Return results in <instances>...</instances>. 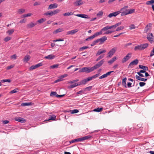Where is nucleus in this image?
I'll list each match as a JSON object with an SVG mask.
<instances>
[{
    "label": "nucleus",
    "instance_id": "obj_1",
    "mask_svg": "<svg viewBox=\"0 0 154 154\" xmlns=\"http://www.w3.org/2000/svg\"><path fill=\"white\" fill-rule=\"evenodd\" d=\"M148 45L147 43L141 44L139 45L135 46L134 48L135 51L141 50H144L146 48Z\"/></svg>",
    "mask_w": 154,
    "mask_h": 154
},
{
    "label": "nucleus",
    "instance_id": "obj_2",
    "mask_svg": "<svg viewBox=\"0 0 154 154\" xmlns=\"http://www.w3.org/2000/svg\"><path fill=\"white\" fill-rule=\"evenodd\" d=\"M94 70L93 67L89 68L88 67H86L81 69L79 72H85L87 73H88Z\"/></svg>",
    "mask_w": 154,
    "mask_h": 154
},
{
    "label": "nucleus",
    "instance_id": "obj_3",
    "mask_svg": "<svg viewBox=\"0 0 154 154\" xmlns=\"http://www.w3.org/2000/svg\"><path fill=\"white\" fill-rule=\"evenodd\" d=\"M132 54L131 53H128L127 55L125 56L122 60V63H124L127 60H129L131 57V55Z\"/></svg>",
    "mask_w": 154,
    "mask_h": 154
},
{
    "label": "nucleus",
    "instance_id": "obj_4",
    "mask_svg": "<svg viewBox=\"0 0 154 154\" xmlns=\"http://www.w3.org/2000/svg\"><path fill=\"white\" fill-rule=\"evenodd\" d=\"M104 59H103L100 62H98L94 66L92 67L94 70L95 69L100 67L104 63Z\"/></svg>",
    "mask_w": 154,
    "mask_h": 154
},
{
    "label": "nucleus",
    "instance_id": "obj_5",
    "mask_svg": "<svg viewBox=\"0 0 154 154\" xmlns=\"http://www.w3.org/2000/svg\"><path fill=\"white\" fill-rule=\"evenodd\" d=\"M116 50V49L114 48H113L108 53V56L110 57L115 53Z\"/></svg>",
    "mask_w": 154,
    "mask_h": 154
},
{
    "label": "nucleus",
    "instance_id": "obj_6",
    "mask_svg": "<svg viewBox=\"0 0 154 154\" xmlns=\"http://www.w3.org/2000/svg\"><path fill=\"white\" fill-rule=\"evenodd\" d=\"M153 35L152 33H149L147 35V38L148 40L151 42H152L153 41Z\"/></svg>",
    "mask_w": 154,
    "mask_h": 154
},
{
    "label": "nucleus",
    "instance_id": "obj_7",
    "mask_svg": "<svg viewBox=\"0 0 154 154\" xmlns=\"http://www.w3.org/2000/svg\"><path fill=\"white\" fill-rule=\"evenodd\" d=\"M113 72V71H111L108 72L106 73L103 75L101 76H100L99 78L100 79H101L107 77L108 75H109L111 73Z\"/></svg>",
    "mask_w": 154,
    "mask_h": 154
},
{
    "label": "nucleus",
    "instance_id": "obj_8",
    "mask_svg": "<svg viewBox=\"0 0 154 154\" xmlns=\"http://www.w3.org/2000/svg\"><path fill=\"white\" fill-rule=\"evenodd\" d=\"M58 6L57 4L56 3H54L50 5L48 8V9H52L56 8Z\"/></svg>",
    "mask_w": 154,
    "mask_h": 154
},
{
    "label": "nucleus",
    "instance_id": "obj_9",
    "mask_svg": "<svg viewBox=\"0 0 154 154\" xmlns=\"http://www.w3.org/2000/svg\"><path fill=\"white\" fill-rule=\"evenodd\" d=\"M82 1V0H76V1L74 2L73 4L75 6L80 5L83 4Z\"/></svg>",
    "mask_w": 154,
    "mask_h": 154
},
{
    "label": "nucleus",
    "instance_id": "obj_10",
    "mask_svg": "<svg viewBox=\"0 0 154 154\" xmlns=\"http://www.w3.org/2000/svg\"><path fill=\"white\" fill-rule=\"evenodd\" d=\"M138 62V60L137 59L134 60L132 61L129 64V66H131H131L134 65H137Z\"/></svg>",
    "mask_w": 154,
    "mask_h": 154
},
{
    "label": "nucleus",
    "instance_id": "obj_11",
    "mask_svg": "<svg viewBox=\"0 0 154 154\" xmlns=\"http://www.w3.org/2000/svg\"><path fill=\"white\" fill-rule=\"evenodd\" d=\"M78 30L77 29H75L74 30H72L69 31H68L67 32V35H73L77 32L78 31Z\"/></svg>",
    "mask_w": 154,
    "mask_h": 154
},
{
    "label": "nucleus",
    "instance_id": "obj_12",
    "mask_svg": "<svg viewBox=\"0 0 154 154\" xmlns=\"http://www.w3.org/2000/svg\"><path fill=\"white\" fill-rule=\"evenodd\" d=\"M98 39L99 40V42L100 41V45L102 44L103 42L106 41L107 39V38L106 36H104Z\"/></svg>",
    "mask_w": 154,
    "mask_h": 154
},
{
    "label": "nucleus",
    "instance_id": "obj_13",
    "mask_svg": "<svg viewBox=\"0 0 154 154\" xmlns=\"http://www.w3.org/2000/svg\"><path fill=\"white\" fill-rule=\"evenodd\" d=\"M135 77L136 79L140 81L146 82L147 80V79H145L141 78V77H140L139 76L137 75H136L135 76Z\"/></svg>",
    "mask_w": 154,
    "mask_h": 154
},
{
    "label": "nucleus",
    "instance_id": "obj_14",
    "mask_svg": "<svg viewBox=\"0 0 154 154\" xmlns=\"http://www.w3.org/2000/svg\"><path fill=\"white\" fill-rule=\"evenodd\" d=\"M15 120L16 121L21 123H24L26 122L25 119L21 117H19L16 119Z\"/></svg>",
    "mask_w": 154,
    "mask_h": 154
},
{
    "label": "nucleus",
    "instance_id": "obj_15",
    "mask_svg": "<svg viewBox=\"0 0 154 154\" xmlns=\"http://www.w3.org/2000/svg\"><path fill=\"white\" fill-rule=\"evenodd\" d=\"M106 50H102V49H100L99 50L97 53L96 54V56H97L100 55L101 54L103 53H104L106 52Z\"/></svg>",
    "mask_w": 154,
    "mask_h": 154
},
{
    "label": "nucleus",
    "instance_id": "obj_16",
    "mask_svg": "<svg viewBox=\"0 0 154 154\" xmlns=\"http://www.w3.org/2000/svg\"><path fill=\"white\" fill-rule=\"evenodd\" d=\"M128 7L127 6H125L123 8H122L121 9V11H124V12L125 13H127V15L129 14H128V10H127V8H128Z\"/></svg>",
    "mask_w": 154,
    "mask_h": 154
},
{
    "label": "nucleus",
    "instance_id": "obj_17",
    "mask_svg": "<svg viewBox=\"0 0 154 154\" xmlns=\"http://www.w3.org/2000/svg\"><path fill=\"white\" fill-rule=\"evenodd\" d=\"M55 57V55L52 54H50L45 57V58L47 59L51 60L54 59Z\"/></svg>",
    "mask_w": 154,
    "mask_h": 154
},
{
    "label": "nucleus",
    "instance_id": "obj_18",
    "mask_svg": "<svg viewBox=\"0 0 154 154\" xmlns=\"http://www.w3.org/2000/svg\"><path fill=\"white\" fill-rule=\"evenodd\" d=\"M88 82L87 79H86L81 81L79 83L80 85H85Z\"/></svg>",
    "mask_w": 154,
    "mask_h": 154
},
{
    "label": "nucleus",
    "instance_id": "obj_19",
    "mask_svg": "<svg viewBox=\"0 0 154 154\" xmlns=\"http://www.w3.org/2000/svg\"><path fill=\"white\" fill-rule=\"evenodd\" d=\"M112 28V26H107L101 29V31L102 32L103 31H106Z\"/></svg>",
    "mask_w": 154,
    "mask_h": 154
},
{
    "label": "nucleus",
    "instance_id": "obj_20",
    "mask_svg": "<svg viewBox=\"0 0 154 154\" xmlns=\"http://www.w3.org/2000/svg\"><path fill=\"white\" fill-rule=\"evenodd\" d=\"M139 68L144 70L147 71L148 70V68L146 66L139 65Z\"/></svg>",
    "mask_w": 154,
    "mask_h": 154
},
{
    "label": "nucleus",
    "instance_id": "obj_21",
    "mask_svg": "<svg viewBox=\"0 0 154 154\" xmlns=\"http://www.w3.org/2000/svg\"><path fill=\"white\" fill-rule=\"evenodd\" d=\"M126 81H127V78L125 77V78L123 79H122V84L124 86L125 88L127 87L126 85Z\"/></svg>",
    "mask_w": 154,
    "mask_h": 154
},
{
    "label": "nucleus",
    "instance_id": "obj_22",
    "mask_svg": "<svg viewBox=\"0 0 154 154\" xmlns=\"http://www.w3.org/2000/svg\"><path fill=\"white\" fill-rule=\"evenodd\" d=\"M116 59L117 58L116 57H113L110 60L108 61V62L110 64H112L114 61L116 60Z\"/></svg>",
    "mask_w": 154,
    "mask_h": 154
},
{
    "label": "nucleus",
    "instance_id": "obj_23",
    "mask_svg": "<svg viewBox=\"0 0 154 154\" xmlns=\"http://www.w3.org/2000/svg\"><path fill=\"white\" fill-rule=\"evenodd\" d=\"M44 15L45 16H48L49 15L50 16H53L52 11H48L44 14Z\"/></svg>",
    "mask_w": 154,
    "mask_h": 154
},
{
    "label": "nucleus",
    "instance_id": "obj_24",
    "mask_svg": "<svg viewBox=\"0 0 154 154\" xmlns=\"http://www.w3.org/2000/svg\"><path fill=\"white\" fill-rule=\"evenodd\" d=\"M30 59V57L28 55H27L25 56L23 59L24 62H27Z\"/></svg>",
    "mask_w": 154,
    "mask_h": 154
},
{
    "label": "nucleus",
    "instance_id": "obj_25",
    "mask_svg": "<svg viewBox=\"0 0 154 154\" xmlns=\"http://www.w3.org/2000/svg\"><path fill=\"white\" fill-rule=\"evenodd\" d=\"M79 85H80L79 82L78 83H75L73 84L72 85H70L69 87L71 88H72Z\"/></svg>",
    "mask_w": 154,
    "mask_h": 154
},
{
    "label": "nucleus",
    "instance_id": "obj_26",
    "mask_svg": "<svg viewBox=\"0 0 154 154\" xmlns=\"http://www.w3.org/2000/svg\"><path fill=\"white\" fill-rule=\"evenodd\" d=\"M25 10L24 9H19L17 11V14H21L24 12Z\"/></svg>",
    "mask_w": 154,
    "mask_h": 154
},
{
    "label": "nucleus",
    "instance_id": "obj_27",
    "mask_svg": "<svg viewBox=\"0 0 154 154\" xmlns=\"http://www.w3.org/2000/svg\"><path fill=\"white\" fill-rule=\"evenodd\" d=\"M103 108L102 107L100 108L98 107L97 108L94 109L93 111L94 112H99L103 110Z\"/></svg>",
    "mask_w": 154,
    "mask_h": 154
},
{
    "label": "nucleus",
    "instance_id": "obj_28",
    "mask_svg": "<svg viewBox=\"0 0 154 154\" xmlns=\"http://www.w3.org/2000/svg\"><path fill=\"white\" fill-rule=\"evenodd\" d=\"M91 136L90 135H88L86 136H85L83 137H82V141L88 139L90 138H91Z\"/></svg>",
    "mask_w": 154,
    "mask_h": 154
},
{
    "label": "nucleus",
    "instance_id": "obj_29",
    "mask_svg": "<svg viewBox=\"0 0 154 154\" xmlns=\"http://www.w3.org/2000/svg\"><path fill=\"white\" fill-rule=\"evenodd\" d=\"M121 24V22H119L117 23L115 25L112 26V28H114L115 29L116 28L117 26H119Z\"/></svg>",
    "mask_w": 154,
    "mask_h": 154
},
{
    "label": "nucleus",
    "instance_id": "obj_30",
    "mask_svg": "<svg viewBox=\"0 0 154 154\" xmlns=\"http://www.w3.org/2000/svg\"><path fill=\"white\" fill-rule=\"evenodd\" d=\"M56 118V116H55L54 115H53L52 116H51L50 117V118H49L48 120H45V121H48L50 120H55Z\"/></svg>",
    "mask_w": 154,
    "mask_h": 154
},
{
    "label": "nucleus",
    "instance_id": "obj_31",
    "mask_svg": "<svg viewBox=\"0 0 154 154\" xmlns=\"http://www.w3.org/2000/svg\"><path fill=\"white\" fill-rule=\"evenodd\" d=\"M92 86H89L87 87H86L85 88H84V91L85 92L86 91H90L92 88Z\"/></svg>",
    "mask_w": 154,
    "mask_h": 154
},
{
    "label": "nucleus",
    "instance_id": "obj_32",
    "mask_svg": "<svg viewBox=\"0 0 154 154\" xmlns=\"http://www.w3.org/2000/svg\"><path fill=\"white\" fill-rule=\"evenodd\" d=\"M14 31V29H12L8 31L6 33H8L9 35H11Z\"/></svg>",
    "mask_w": 154,
    "mask_h": 154
},
{
    "label": "nucleus",
    "instance_id": "obj_33",
    "mask_svg": "<svg viewBox=\"0 0 154 154\" xmlns=\"http://www.w3.org/2000/svg\"><path fill=\"white\" fill-rule=\"evenodd\" d=\"M103 12L102 11H99L98 12V13L97 14V17H100L102 16L103 15Z\"/></svg>",
    "mask_w": 154,
    "mask_h": 154
},
{
    "label": "nucleus",
    "instance_id": "obj_34",
    "mask_svg": "<svg viewBox=\"0 0 154 154\" xmlns=\"http://www.w3.org/2000/svg\"><path fill=\"white\" fill-rule=\"evenodd\" d=\"M63 30V29L62 28H59L57 29H56V30L54 31V33H57L59 32H61Z\"/></svg>",
    "mask_w": 154,
    "mask_h": 154
},
{
    "label": "nucleus",
    "instance_id": "obj_35",
    "mask_svg": "<svg viewBox=\"0 0 154 154\" xmlns=\"http://www.w3.org/2000/svg\"><path fill=\"white\" fill-rule=\"evenodd\" d=\"M73 14V13L72 12H67L66 13L63 14V15L65 16H69L70 15H72Z\"/></svg>",
    "mask_w": 154,
    "mask_h": 154
},
{
    "label": "nucleus",
    "instance_id": "obj_36",
    "mask_svg": "<svg viewBox=\"0 0 154 154\" xmlns=\"http://www.w3.org/2000/svg\"><path fill=\"white\" fill-rule=\"evenodd\" d=\"M31 104V103H22L21 104V106H28Z\"/></svg>",
    "mask_w": 154,
    "mask_h": 154
},
{
    "label": "nucleus",
    "instance_id": "obj_37",
    "mask_svg": "<svg viewBox=\"0 0 154 154\" xmlns=\"http://www.w3.org/2000/svg\"><path fill=\"white\" fill-rule=\"evenodd\" d=\"M11 82V80L10 79H3L1 80V82L4 83L5 82Z\"/></svg>",
    "mask_w": 154,
    "mask_h": 154
},
{
    "label": "nucleus",
    "instance_id": "obj_38",
    "mask_svg": "<svg viewBox=\"0 0 154 154\" xmlns=\"http://www.w3.org/2000/svg\"><path fill=\"white\" fill-rule=\"evenodd\" d=\"M81 17L86 19H88L90 18V17H89L88 16L85 14H82Z\"/></svg>",
    "mask_w": 154,
    "mask_h": 154
},
{
    "label": "nucleus",
    "instance_id": "obj_39",
    "mask_svg": "<svg viewBox=\"0 0 154 154\" xmlns=\"http://www.w3.org/2000/svg\"><path fill=\"white\" fill-rule=\"evenodd\" d=\"M60 11V10L59 9H56L55 10L52 11L53 15L56 14L58 13Z\"/></svg>",
    "mask_w": 154,
    "mask_h": 154
},
{
    "label": "nucleus",
    "instance_id": "obj_40",
    "mask_svg": "<svg viewBox=\"0 0 154 154\" xmlns=\"http://www.w3.org/2000/svg\"><path fill=\"white\" fill-rule=\"evenodd\" d=\"M59 66L58 64H55L50 66V68L54 69L57 68Z\"/></svg>",
    "mask_w": 154,
    "mask_h": 154
},
{
    "label": "nucleus",
    "instance_id": "obj_41",
    "mask_svg": "<svg viewBox=\"0 0 154 154\" xmlns=\"http://www.w3.org/2000/svg\"><path fill=\"white\" fill-rule=\"evenodd\" d=\"M99 42V40L97 39V40L93 41L91 45V46H93L95 45L97 43Z\"/></svg>",
    "mask_w": 154,
    "mask_h": 154
},
{
    "label": "nucleus",
    "instance_id": "obj_42",
    "mask_svg": "<svg viewBox=\"0 0 154 154\" xmlns=\"http://www.w3.org/2000/svg\"><path fill=\"white\" fill-rule=\"evenodd\" d=\"M36 24V23H31L28 25V27L30 28H32L34 26H35Z\"/></svg>",
    "mask_w": 154,
    "mask_h": 154
},
{
    "label": "nucleus",
    "instance_id": "obj_43",
    "mask_svg": "<svg viewBox=\"0 0 154 154\" xmlns=\"http://www.w3.org/2000/svg\"><path fill=\"white\" fill-rule=\"evenodd\" d=\"M45 20L46 19H44L42 18L38 20L37 21L38 23H41L43 22L44 21H45Z\"/></svg>",
    "mask_w": 154,
    "mask_h": 154
},
{
    "label": "nucleus",
    "instance_id": "obj_44",
    "mask_svg": "<svg viewBox=\"0 0 154 154\" xmlns=\"http://www.w3.org/2000/svg\"><path fill=\"white\" fill-rule=\"evenodd\" d=\"M75 142H82V137L77 138L75 139Z\"/></svg>",
    "mask_w": 154,
    "mask_h": 154
},
{
    "label": "nucleus",
    "instance_id": "obj_45",
    "mask_svg": "<svg viewBox=\"0 0 154 154\" xmlns=\"http://www.w3.org/2000/svg\"><path fill=\"white\" fill-rule=\"evenodd\" d=\"M71 113L72 114L76 113H78L79 111L77 109H75L70 111Z\"/></svg>",
    "mask_w": 154,
    "mask_h": 154
},
{
    "label": "nucleus",
    "instance_id": "obj_46",
    "mask_svg": "<svg viewBox=\"0 0 154 154\" xmlns=\"http://www.w3.org/2000/svg\"><path fill=\"white\" fill-rule=\"evenodd\" d=\"M32 14L31 13H29L28 14H25L23 15V17H28L32 15Z\"/></svg>",
    "mask_w": 154,
    "mask_h": 154
},
{
    "label": "nucleus",
    "instance_id": "obj_47",
    "mask_svg": "<svg viewBox=\"0 0 154 154\" xmlns=\"http://www.w3.org/2000/svg\"><path fill=\"white\" fill-rule=\"evenodd\" d=\"M128 14H131L132 13H133L135 11V9H128Z\"/></svg>",
    "mask_w": 154,
    "mask_h": 154
},
{
    "label": "nucleus",
    "instance_id": "obj_48",
    "mask_svg": "<svg viewBox=\"0 0 154 154\" xmlns=\"http://www.w3.org/2000/svg\"><path fill=\"white\" fill-rule=\"evenodd\" d=\"M102 33V32L101 31V30L100 32H96L94 34L95 36L96 37L98 35L101 34Z\"/></svg>",
    "mask_w": 154,
    "mask_h": 154
},
{
    "label": "nucleus",
    "instance_id": "obj_49",
    "mask_svg": "<svg viewBox=\"0 0 154 154\" xmlns=\"http://www.w3.org/2000/svg\"><path fill=\"white\" fill-rule=\"evenodd\" d=\"M11 39V37L8 36L6 37L4 39V41L5 42H7L8 41L10 40Z\"/></svg>",
    "mask_w": 154,
    "mask_h": 154
},
{
    "label": "nucleus",
    "instance_id": "obj_50",
    "mask_svg": "<svg viewBox=\"0 0 154 154\" xmlns=\"http://www.w3.org/2000/svg\"><path fill=\"white\" fill-rule=\"evenodd\" d=\"M153 3L152 2V0L147 1L146 2V4L147 5H149Z\"/></svg>",
    "mask_w": 154,
    "mask_h": 154
},
{
    "label": "nucleus",
    "instance_id": "obj_51",
    "mask_svg": "<svg viewBox=\"0 0 154 154\" xmlns=\"http://www.w3.org/2000/svg\"><path fill=\"white\" fill-rule=\"evenodd\" d=\"M85 91L84 89H82V90L79 91L76 93L77 94H83L85 93Z\"/></svg>",
    "mask_w": 154,
    "mask_h": 154
},
{
    "label": "nucleus",
    "instance_id": "obj_52",
    "mask_svg": "<svg viewBox=\"0 0 154 154\" xmlns=\"http://www.w3.org/2000/svg\"><path fill=\"white\" fill-rule=\"evenodd\" d=\"M135 28V26L134 25L132 24L129 26V29H132Z\"/></svg>",
    "mask_w": 154,
    "mask_h": 154
},
{
    "label": "nucleus",
    "instance_id": "obj_53",
    "mask_svg": "<svg viewBox=\"0 0 154 154\" xmlns=\"http://www.w3.org/2000/svg\"><path fill=\"white\" fill-rule=\"evenodd\" d=\"M88 48V46H83L80 48L79 50L80 51H82L85 49H86Z\"/></svg>",
    "mask_w": 154,
    "mask_h": 154
},
{
    "label": "nucleus",
    "instance_id": "obj_54",
    "mask_svg": "<svg viewBox=\"0 0 154 154\" xmlns=\"http://www.w3.org/2000/svg\"><path fill=\"white\" fill-rule=\"evenodd\" d=\"M120 13V11H117L115 12H113L114 17H116Z\"/></svg>",
    "mask_w": 154,
    "mask_h": 154
},
{
    "label": "nucleus",
    "instance_id": "obj_55",
    "mask_svg": "<svg viewBox=\"0 0 154 154\" xmlns=\"http://www.w3.org/2000/svg\"><path fill=\"white\" fill-rule=\"evenodd\" d=\"M124 28L123 26H121L120 27H118L116 30V31H119L120 30Z\"/></svg>",
    "mask_w": 154,
    "mask_h": 154
},
{
    "label": "nucleus",
    "instance_id": "obj_56",
    "mask_svg": "<svg viewBox=\"0 0 154 154\" xmlns=\"http://www.w3.org/2000/svg\"><path fill=\"white\" fill-rule=\"evenodd\" d=\"M104 57V54L100 55L96 60V61H98L102 59Z\"/></svg>",
    "mask_w": 154,
    "mask_h": 154
},
{
    "label": "nucleus",
    "instance_id": "obj_57",
    "mask_svg": "<svg viewBox=\"0 0 154 154\" xmlns=\"http://www.w3.org/2000/svg\"><path fill=\"white\" fill-rule=\"evenodd\" d=\"M57 93L55 92L52 91L51 92L50 94V96H56Z\"/></svg>",
    "mask_w": 154,
    "mask_h": 154
},
{
    "label": "nucleus",
    "instance_id": "obj_58",
    "mask_svg": "<svg viewBox=\"0 0 154 154\" xmlns=\"http://www.w3.org/2000/svg\"><path fill=\"white\" fill-rule=\"evenodd\" d=\"M17 90H18V89L16 88V89L11 91L10 92V93L11 94H13V93H17Z\"/></svg>",
    "mask_w": 154,
    "mask_h": 154
},
{
    "label": "nucleus",
    "instance_id": "obj_59",
    "mask_svg": "<svg viewBox=\"0 0 154 154\" xmlns=\"http://www.w3.org/2000/svg\"><path fill=\"white\" fill-rule=\"evenodd\" d=\"M114 31L108 30L107 31L104 33L105 34H109L114 32Z\"/></svg>",
    "mask_w": 154,
    "mask_h": 154
},
{
    "label": "nucleus",
    "instance_id": "obj_60",
    "mask_svg": "<svg viewBox=\"0 0 154 154\" xmlns=\"http://www.w3.org/2000/svg\"><path fill=\"white\" fill-rule=\"evenodd\" d=\"M63 40H64L63 39H58L54 40L53 41V42H55L57 41H63Z\"/></svg>",
    "mask_w": 154,
    "mask_h": 154
},
{
    "label": "nucleus",
    "instance_id": "obj_61",
    "mask_svg": "<svg viewBox=\"0 0 154 154\" xmlns=\"http://www.w3.org/2000/svg\"><path fill=\"white\" fill-rule=\"evenodd\" d=\"M41 4V3L40 2H35V3L33 5L35 6H37V5H39Z\"/></svg>",
    "mask_w": 154,
    "mask_h": 154
},
{
    "label": "nucleus",
    "instance_id": "obj_62",
    "mask_svg": "<svg viewBox=\"0 0 154 154\" xmlns=\"http://www.w3.org/2000/svg\"><path fill=\"white\" fill-rule=\"evenodd\" d=\"M146 85V83L143 82H140L139 85L140 87H143Z\"/></svg>",
    "mask_w": 154,
    "mask_h": 154
},
{
    "label": "nucleus",
    "instance_id": "obj_63",
    "mask_svg": "<svg viewBox=\"0 0 154 154\" xmlns=\"http://www.w3.org/2000/svg\"><path fill=\"white\" fill-rule=\"evenodd\" d=\"M11 58L12 59H15L17 57V55L15 54H14L12 55L11 57Z\"/></svg>",
    "mask_w": 154,
    "mask_h": 154
},
{
    "label": "nucleus",
    "instance_id": "obj_64",
    "mask_svg": "<svg viewBox=\"0 0 154 154\" xmlns=\"http://www.w3.org/2000/svg\"><path fill=\"white\" fill-rule=\"evenodd\" d=\"M154 55V47L153 48V49L151 52L150 54V56L152 57Z\"/></svg>",
    "mask_w": 154,
    "mask_h": 154
}]
</instances>
